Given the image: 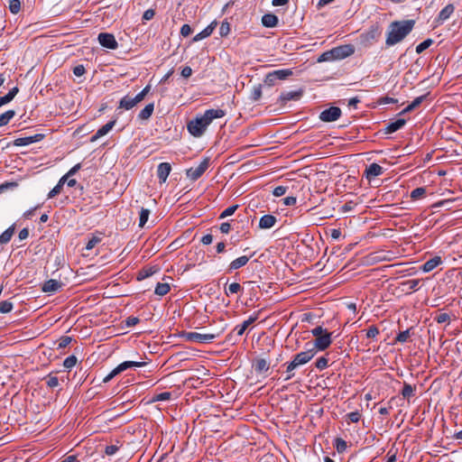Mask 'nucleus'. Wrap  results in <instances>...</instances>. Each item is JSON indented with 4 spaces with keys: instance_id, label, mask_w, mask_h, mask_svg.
Listing matches in <instances>:
<instances>
[{
    "instance_id": "45",
    "label": "nucleus",
    "mask_w": 462,
    "mask_h": 462,
    "mask_svg": "<svg viewBox=\"0 0 462 462\" xmlns=\"http://www.w3.org/2000/svg\"><path fill=\"white\" fill-rule=\"evenodd\" d=\"M411 337V333L409 329H406L404 331H401L397 337H395V340L400 343H405L408 341V339Z\"/></svg>"
},
{
    "instance_id": "9",
    "label": "nucleus",
    "mask_w": 462,
    "mask_h": 462,
    "mask_svg": "<svg viewBox=\"0 0 462 462\" xmlns=\"http://www.w3.org/2000/svg\"><path fill=\"white\" fill-rule=\"evenodd\" d=\"M98 42L101 46L110 49L116 50L118 43L112 33L101 32L98 34Z\"/></svg>"
},
{
    "instance_id": "61",
    "label": "nucleus",
    "mask_w": 462,
    "mask_h": 462,
    "mask_svg": "<svg viewBox=\"0 0 462 462\" xmlns=\"http://www.w3.org/2000/svg\"><path fill=\"white\" fill-rule=\"evenodd\" d=\"M139 321L140 319L137 317L130 316L125 319V326L130 328L138 324Z\"/></svg>"
},
{
    "instance_id": "19",
    "label": "nucleus",
    "mask_w": 462,
    "mask_h": 462,
    "mask_svg": "<svg viewBox=\"0 0 462 462\" xmlns=\"http://www.w3.org/2000/svg\"><path fill=\"white\" fill-rule=\"evenodd\" d=\"M145 365V362L125 361L116 367V373H122L129 368L143 367Z\"/></svg>"
},
{
    "instance_id": "56",
    "label": "nucleus",
    "mask_w": 462,
    "mask_h": 462,
    "mask_svg": "<svg viewBox=\"0 0 462 462\" xmlns=\"http://www.w3.org/2000/svg\"><path fill=\"white\" fill-rule=\"evenodd\" d=\"M346 418L350 422H358L361 418V414L359 411H352L346 414Z\"/></svg>"
},
{
    "instance_id": "63",
    "label": "nucleus",
    "mask_w": 462,
    "mask_h": 462,
    "mask_svg": "<svg viewBox=\"0 0 462 462\" xmlns=\"http://www.w3.org/2000/svg\"><path fill=\"white\" fill-rule=\"evenodd\" d=\"M62 187L57 184L48 194V199H52L61 192Z\"/></svg>"
},
{
    "instance_id": "27",
    "label": "nucleus",
    "mask_w": 462,
    "mask_h": 462,
    "mask_svg": "<svg viewBox=\"0 0 462 462\" xmlns=\"http://www.w3.org/2000/svg\"><path fill=\"white\" fill-rule=\"evenodd\" d=\"M415 392H416V386L415 385H411L408 383H403V387H402V390L401 392V394L402 396L403 399L405 400H410V398L413 397L415 395Z\"/></svg>"
},
{
    "instance_id": "16",
    "label": "nucleus",
    "mask_w": 462,
    "mask_h": 462,
    "mask_svg": "<svg viewBox=\"0 0 462 462\" xmlns=\"http://www.w3.org/2000/svg\"><path fill=\"white\" fill-rule=\"evenodd\" d=\"M116 122V120H112V121H109L108 123H106V125H104L103 126H101L96 132V134L91 136L90 141L96 142L100 137L108 134V132H110L112 130V128L115 126Z\"/></svg>"
},
{
    "instance_id": "10",
    "label": "nucleus",
    "mask_w": 462,
    "mask_h": 462,
    "mask_svg": "<svg viewBox=\"0 0 462 462\" xmlns=\"http://www.w3.org/2000/svg\"><path fill=\"white\" fill-rule=\"evenodd\" d=\"M44 137L42 134H36L34 135L20 137L14 140V144L15 146H26L33 143L40 142Z\"/></svg>"
},
{
    "instance_id": "20",
    "label": "nucleus",
    "mask_w": 462,
    "mask_h": 462,
    "mask_svg": "<svg viewBox=\"0 0 462 462\" xmlns=\"http://www.w3.org/2000/svg\"><path fill=\"white\" fill-rule=\"evenodd\" d=\"M217 26V22H212L209 25H208L203 31H201L200 32H199L198 34H196L193 39H192V42H199L205 38H208L209 37L214 29L216 28Z\"/></svg>"
},
{
    "instance_id": "31",
    "label": "nucleus",
    "mask_w": 462,
    "mask_h": 462,
    "mask_svg": "<svg viewBox=\"0 0 462 462\" xmlns=\"http://www.w3.org/2000/svg\"><path fill=\"white\" fill-rule=\"evenodd\" d=\"M15 116L14 110H7L0 115V127L6 125Z\"/></svg>"
},
{
    "instance_id": "40",
    "label": "nucleus",
    "mask_w": 462,
    "mask_h": 462,
    "mask_svg": "<svg viewBox=\"0 0 462 462\" xmlns=\"http://www.w3.org/2000/svg\"><path fill=\"white\" fill-rule=\"evenodd\" d=\"M171 397V393L163 392L161 393L154 394L152 398V402H164L170 400Z\"/></svg>"
},
{
    "instance_id": "49",
    "label": "nucleus",
    "mask_w": 462,
    "mask_h": 462,
    "mask_svg": "<svg viewBox=\"0 0 462 462\" xmlns=\"http://www.w3.org/2000/svg\"><path fill=\"white\" fill-rule=\"evenodd\" d=\"M122 447V444H114V445H108L105 448V453L107 455V456H112V455H115L118 450L119 448Z\"/></svg>"
},
{
    "instance_id": "4",
    "label": "nucleus",
    "mask_w": 462,
    "mask_h": 462,
    "mask_svg": "<svg viewBox=\"0 0 462 462\" xmlns=\"http://www.w3.org/2000/svg\"><path fill=\"white\" fill-rule=\"evenodd\" d=\"M209 166V159L205 158L197 167L189 168L186 171V175L192 180L199 179Z\"/></svg>"
},
{
    "instance_id": "24",
    "label": "nucleus",
    "mask_w": 462,
    "mask_h": 462,
    "mask_svg": "<svg viewBox=\"0 0 462 462\" xmlns=\"http://www.w3.org/2000/svg\"><path fill=\"white\" fill-rule=\"evenodd\" d=\"M428 94L417 97L411 104H409L401 113L400 115H404L406 113L411 112L412 110L419 107L421 103L426 99Z\"/></svg>"
},
{
    "instance_id": "57",
    "label": "nucleus",
    "mask_w": 462,
    "mask_h": 462,
    "mask_svg": "<svg viewBox=\"0 0 462 462\" xmlns=\"http://www.w3.org/2000/svg\"><path fill=\"white\" fill-rule=\"evenodd\" d=\"M288 190V187H285V186H278L276 188H274L273 191V195L274 197H281V196H283Z\"/></svg>"
},
{
    "instance_id": "33",
    "label": "nucleus",
    "mask_w": 462,
    "mask_h": 462,
    "mask_svg": "<svg viewBox=\"0 0 462 462\" xmlns=\"http://www.w3.org/2000/svg\"><path fill=\"white\" fill-rule=\"evenodd\" d=\"M102 240V237L99 235L92 234L91 237L88 239V243L86 244V250H91L93 249L97 244H99Z\"/></svg>"
},
{
    "instance_id": "46",
    "label": "nucleus",
    "mask_w": 462,
    "mask_h": 462,
    "mask_svg": "<svg viewBox=\"0 0 462 462\" xmlns=\"http://www.w3.org/2000/svg\"><path fill=\"white\" fill-rule=\"evenodd\" d=\"M13 310V303L8 300H4L0 302V312L1 313H9Z\"/></svg>"
},
{
    "instance_id": "8",
    "label": "nucleus",
    "mask_w": 462,
    "mask_h": 462,
    "mask_svg": "<svg viewBox=\"0 0 462 462\" xmlns=\"http://www.w3.org/2000/svg\"><path fill=\"white\" fill-rule=\"evenodd\" d=\"M341 114L342 112L339 107L330 106L319 114V119L326 123L335 122L341 116Z\"/></svg>"
},
{
    "instance_id": "12",
    "label": "nucleus",
    "mask_w": 462,
    "mask_h": 462,
    "mask_svg": "<svg viewBox=\"0 0 462 462\" xmlns=\"http://www.w3.org/2000/svg\"><path fill=\"white\" fill-rule=\"evenodd\" d=\"M455 6L452 4L447 5L439 13L438 17L435 19L437 24H442L447 21L450 15L454 13Z\"/></svg>"
},
{
    "instance_id": "21",
    "label": "nucleus",
    "mask_w": 462,
    "mask_h": 462,
    "mask_svg": "<svg viewBox=\"0 0 462 462\" xmlns=\"http://www.w3.org/2000/svg\"><path fill=\"white\" fill-rule=\"evenodd\" d=\"M277 222V219L273 215H264L259 220V227L261 229H269L273 227Z\"/></svg>"
},
{
    "instance_id": "51",
    "label": "nucleus",
    "mask_w": 462,
    "mask_h": 462,
    "mask_svg": "<svg viewBox=\"0 0 462 462\" xmlns=\"http://www.w3.org/2000/svg\"><path fill=\"white\" fill-rule=\"evenodd\" d=\"M71 342V337L68 336L61 337L58 341V348H65L67 347Z\"/></svg>"
},
{
    "instance_id": "48",
    "label": "nucleus",
    "mask_w": 462,
    "mask_h": 462,
    "mask_svg": "<svg viewBox=\"0 0 462 462\" xmlns=\"http://www.w3.org/2000/svg\"><path fill=\"white\" fill-rule=\"evenodd\" d=\"M297 367L298 366L296 365V364L293 363L292 361L287 364V367H286L287 376L285 378L286 381L291 379L294 376L293 370H295Z\"/></svg>"
},
{
    "instance_id": "18",
    "label": "nucleus",
    "mask_w": 462,
    "mask_h": 462,
    "mask_svg": "<svg viewBox=\"0 0 462 462\" xmlns=\"http://www.w3.org/2000/svg\"><path fill=\"white\" fill-rule=\"evenodd\" d=\"M383 169L379 164L374 162L371 163L365 170V176L368 180H372L381 174H383Z\"/></svg>"
},
{
    "instance_id": "54",
    "label": "nucleus",
    "mask_w": 462,
    "mask_h": 462,
    "mask_svg": "<svg viewBox=\"0 0 462 462\" xmlns=\"http://www.w3.org/2000/svg\"><path fill=\"white\" fill-rule=\"evenodd\" d=\"M277 81V79L275 77V75H273V72H269L266 76H265V79H264V83L270 87L275 85Z\"/></svg>"
},
{
    "instance_id": "32",
    "label": "nucleus",
    "mask_w": 462,
    "mask_h": 462,
    "mask_svg": "<svg viewBox=\"0 0 462 462\" xmlns=\"http://www.w3.org/2000/svg\"><path fill=\"white\" fill-rule=\"evenodd\" d=\"M243 287L238 282H233L228 285V287L225 288V293L226 296H229L231 294H236L238 292L243 291Z\"/></svg>"
},
{
    "instance_id": "25",
    "label": "nucleus",
    "mask_w": 462,
    "mask_h": 462,
    "mask_svg": "<svg viewBox=\"0 0 462 462\" xmlns=\"http://www.w3.org/2000/svg\"><path fill=\"white\" fill-rule=\"evenodd\" d=\"M258 319V314H254L251 317H249L248 319L245 320L241 325H238L235 328V330L236 331L237 336H242L246 328L253 324L256 319Z\"/></svg>"
},
{
    "instance_id": "59",
    "label": "nucleus",
    "mask_w": 462,
    "mask_h": 462,
    "mask_svg": "<svg viewBox=\"0 0 462 462\" xmlns=\"http://www.w3.org/2000/svg\"><path fill=\"white\" fill-rule=\"evenodd\" d=\"M335 60V58L330 53V51H328L326 52H323L319 56V58L318 59V61L319 62H322V61H329V60Z\"/></svg>"
},
{
    "instance_id": "39",
    "label": "nucleus",
    "mask_w": 462,
    "mask_h": 462,
    "mask_svg": "<svg viewBox=\"0 0 462 462\" xmlns=\"http://www.w3.org/2000/svg\"><path fill=\"white\" fill-rule=\"evenodd\" d=\"M426 194V189L423 187H419L414 189L411 192V199L413 200L421 199Z\"/></svg>"
},
{
    "instance_id": "64",
    "label": "nucleus",
    "mask_w": 462,
    "mask_h": 462,
    "mask_svg": "<svg viewBox=\"0 0 462 462\" xmlns=\"http://www.w3.org/2000/svg\"><path fill=\"white\" fill-rule=\"evenodd\" d=\"M192 32V29L191 27L189 25V24H183L180 28V34L183 36V37H187L189 36V34H191Z\"/></svg>"
},
{
    "instance_id": "36",
    "label": "nucleus",
    "mask_w": 462,
    "mask_h": 462,
    "mask_svg": "<svg viewBox=\"0 0 462 462\" xmlns=\"http://www.w3.org/2000/svg\"><path fill=\"white\" fill-rule=\"evenodd\" d=\"M170 285L168 283L158 282L154 293L159 296H164L170 291Z\"/></svg>"
},
{
    "instance_id": "30",
    "label": "nucleus",
    "mask_w": 462,
    "mask_h": 462,
    "mask_svg": "<svg viewBox=\"0 0 462 462\" xmlns=\"http://www.w3.org/2000/svg\"><path fill=\"white\" fill-rule=\"evenodd\" d=\"M153 110H154L153 103H150V104L146 105L144 106V108H143L140 111V113L138 115L139 119H141V120H147V119H149L151 117V116L152 115Z\"/></svg>"
},
{
    "instance_id": "43",
    "label": "nucleus",
    "mask_w": 462,
    "mask_h": 462,
    "mask_svg": "<svg viewBox=\"0 0 462 462\" xmlns=\"http://www.w3.org/2000/svg\"><path fill=\"white\" fill-rule=\"evenodd\" d=\"M315 366L319 370H324L328 366V359L326 356H320L316 360Z\"/></svg>"
},
{
    "instance_id": "34",
    "label": "nucleus",
    "mask_w": 462,
    "mask_h": 462,
    "mask_svg": "<svg viewBox=\"0 0 462 462\" xmlns=\"http://www.w3.org/2000/svg\"><path fill=\"white\" fill-rule=\"evenodd\" d=\"M151 211L147 208H142L139 216V227H143L148 221Z\"/></svg>"
},
{
    "instance_id": "53",
    "label": "nucleus",
    "mask_w": 462,
    "mask_h": 462,
    "mask_svg": "<svg viewBox=\"0 0 462 462\" xmlns=\"http://www.w3.org/2000/svg\"><path fill=\"white\" fill-rule=\"evenodd\" d=\"M434 319L439 323V324H442V323H446V322H449L450 320V316L449 314L448 313H439L438 314Z\"/></svg>"
},
{
    "instance_id": "47",
    "label": "nucleus",
    "mask_w": 462,
    "mask_h": 462,
    "mask_svg": "<svg viewBox=\"0 0 462 462\" xmlns=\"http://www.w3.org/2000/svg\"><path fill=\"white\" fill-rule=\"evenodd\" d=\"M76 364H77V357L75 356H68L63 362V365L67 369H71L72 367H74L76 365Z\"/></svg>"
},
{
    "instance_id": "41",
    "label": "nucleus",
    "mask_w": 462,
    "mask_h": 462,
    "mask_svg": "<svg viewBox=\"0 0 462 462\" xmlns=\"http://www.w3.org/2000/svg\"><path fill=\"white\" fill-rule=\"evenodd\" d=\"M433 43V40L431 39H427L425 41H423L422 42H420V44L417 45L416 47V52L418 54L423 52L425 50H427L429 47H430Z\"/></svg>"
},
{
    "instance_id": "44",
    "label": "nucleus",
    "mask_w": 462,
    "mask_h": 462,
    "mask_svg": "<svg viewBox=\"0 0 462 462\" xmlns=\"http://www.w3.org/2000/svg\"><path fill=\"white\" fill-rule=\"evenodd\" d=\"M9 10L12 14H16L21 10V2L20 0H10L9 2Z\"/></svg>"
},
{
    "instance_id": "2",
    "label": "nucleus",
    "mask_w": 462,
    "mask_h": 462,
    "mask_svg": "<svg viewBox=\"0 0 462 462\" xmlns=\"http://www.w3.org/2000/svg\"><path fill=\"white\" fill-rule=\"evenodd\" d=\"M414 20L395 21L391 23L385 40L386 46L401 42L413 29Z\"/></svg>"
},
{
    "instance_id": "52",
    "label": "nucleus",
    "mask_w": 462,
    "mask_h": 462,
    "mask_svg": "<svg viewBox=\"0 0 462 462\" xmlns=\"http://www.w3.org/2000/svg\"><path fill=\"white\" fill-rule=\"evenodd\" d=\"M380 331L376 326H370L366 330V337L368 338H375Z\"/></svg>"
},
{
    "instance_id": "37",
    "label": "nucleus",
    "mask_w": 462,
    "mask_h": 462,
    "mask_svg": "<svg viewBox=\"0 0 462 462\" xmlns=\"http://www.w3.org/2000/svg\"><path fill=\"white\" fill-rule=\"evenodd\" d=\"M273 75H275L277 80L286 79L288 77L292 75V71L289 69L273 70Z\"/></svg>"
},
{
    "instance_id": "7",
    "label": "nucleus",
    "mask_w": 462,
    "mask_h": 462,
    "mask_svg": "<svg viewBox=\"0 0 462 462\" xmlns=\"http://www.w3.org/2000/svg\"><path fill=\"white\" fill-rule=\"evenodd\" d=\"M316 355V350L314 348H310V346H306V350L298 353L294 356L292 362L296 364L299 367L300 365H303L310 361Z\"/></svg>"
},
{
    "instance_id": "14",
    "label": "nucleus",
    "mask_w": 462,
    "mask_h": 462,
    "mask_svg": "<svg viewBox=\"0 0 462 462\" xmlns=\"http://www.w3.org/2000/svg\"><path fill=\"white\" fill-rule=\"evenodd\" d=\"M254 254V253H253L250 256H247V255H242L235 260H233L229 265H228V269H227V272L228 273H231L235 270H237L241 267H244L245 265L247 264V263L249 262L250 258Z\"/></svg>"
},
{
    "instance_id": "35",
    "label": "nucleus",
    "mask_w": 462,
    "mask_h": 462,
    "mask_svg": "<svg viewBox=\"0 0 462 462\" xmlns=\"http://www.w3.org/2000/svg\"><path fill=\"white\" fill-rule=\"evenodd\" d=\"M334 448H336V450L338 453H340V454L344 453L347 448L346 441H345L341 438H337V439H335V441H334Z\"/></svg>"
},
{
    "instance_id": "15",
    "label": "nucleus",
    "mask_w": 462,
    "mask_h": 462,
    "mask_svg": "<svg viewBox=\"0 0 462 462\" xmlns=\"http://www.w3.org/2000/svg\"><path fill=\"white\" fill-rule=\"evenodd\" d=\"M63 283L58 280L55 279H50L46 281L42 287V291L44 292H56L58 291L61 287Z\"/></svg>"
},
{
    "instance_id": "17",
    "label": "nucleus",
    "mask_w": 462,
    "mask_h": 462,
    "mask_svg": "<svg viewBox=\"0 0 462 462\" xmlns=\"http://www.w3.org/2000/svg\"><path fill=\"white\" fill-rule=\"evenodd\" d=\"M303 95V91L301 89L300 90H294V91H284L280 96V100L286 104L288 101L291 100H299Z\"/></svg>"
},
{
    "instance_id": "26",
    "label": "nucleus",
    "mask_w": 462,
    "mask_h": 462,
    "mask_svg": "<svg viewBox=\"0 0 462 462\" xmlns=\"http://www.w3.org/2000/svg\"><path fill=\"white\" fill-rule=\"evenodd\" d=\"M279 19L273 14H265L262 17V23L267 28H273L278 24Z\"/></svg>"
},
{
    "instance_id": "22",
    "label": "nucleus",
    "mask_w": 462,
    "mask_h": 462,
    "mask_svg": "<svg viewBox=\"0 0 462 462\" xmlns=\"http://www.w3.org/2000/svg\"><path fill=\"white\" fill-rule=\"evenodd\" d=\"M405 124H406L405 119L399 118V119L395 120L394 122L389 123L384 129V133L385 134H393V133L400 130L401 128H402L405 125Z\"/></svg>"
},
{
    "instance_id": "3",
    "label": "nucleus",
    "mask_w": 462,
    "mask_h": 462,
    "mask_svg": "<svg viewBox=\"0 0 462 462\" xmlns=\"http://www.w3.org/2000/svg\"><path fill=\"white\" fill-rule=\"evenodd\" d=\"M332 333L325 332V334L315 337L314 342H308L306 346H310V348H314L317 351H324L326 350L332 343L331 338Z\"/></svg>"
},
{
    "instance_id": "13",
    "label": "nucleus",
    "mask_w": 462,
    "mask_h": 462,
    "mask_svg": "<svg viewBox=\"0 0 462 462\" xmlns=\"http://www.w3.org/2000/svg\"><path fill=\"white\" fill-rule=\"evenodd\" d=\"M171 171V166L169 162H162L158 165L157 177L160 180V183H163L166 181Z\"/></svg>"
},
{
    "instance_id": "23",
    "label": "nucleus",
    "mask_w": 462,
    "mask_h": 462,
    "mask_svg": "<svg viewBox=\"0 0 462 462\" xmlns=\"http://www.w3.org/2000/svg\"><path fill=\"white\" fill-rule=\"evenodd\" d=\"M441 263H442L441 257L440 256H435V257L430 258L428 261H426L423 263L421 269H422L423 272L429 273V272L434 270Z\"/></svg>"
},
{
    "instance_id": "50",
    "label": "nucleus",
    "mask_w": 462,
    "mask_h": 462,
    "mask_svg": "<svg viewBox=\"0 0 462 462\" xmlns=\"http://www.w3.org/2000/svg\"><path fill=\"white\" fill-rule=\"evenodd\" d=\"M238 206L237 205H234V206H230L228 208H226L219 216V218H225V217H227L229 216H232L236 210L237 209Z\"/></svg>"
},
{
    "instance_id": "38",
    "label": "nucleus",
    "mask_w": 462,
    "mask_h": 462,
    "mask_svg": "<svg viewBox=\"0 0 462 462\" xmlns=\"http://www.w3.org/2000/svg\"><path fill=\"white\" fill-rule=\"evenodd\" d=\"M262 97V86H254L251 91L250 99L252 101H258Z\"/></svg>"
},
{
    "instance_id": "55",
    "label": "nucleus",
    "mask_w": 462,
    "mask_h": 462,
    "mask_svg": "<svg viewBox=\"0 0 462 462\" xmlns=\"http://www.w3.org/2000/svg\"><path fill=\"white\" fill-rule=\"evenodd\" d=\"M230 32V24L227 22H223L219 28V34L226 36Z\"/></svg>"
},
{
    "instance_id": "42",
    "label": "nucleus",
    "mask_w": 462,
    "mask_h": 462,
    "mask_svg": "<svg viewBox=\"0 0 462 462\" xmlns=\"http://www.w3.org/2000/svg\"><path fill=\"white\" fill-rule=\"evenodd\" d=\"M44 380L46 382L47 386L50 387V388H54V387L59 385V379H58V377L54 376V375H51V374H48L44 378Z\"/></svg>"
},
{
    "instance_id": "5",
    "label": "nucleus",
    "mask_w": 462,
    "mask_h": 462,
    "mask_svg": "<svg viewBox=\"0 0 462 462\" xmlns=\"http://www.w3.org/2000/svg\"><path fill=\"white\" fill-rule=\"evenodd\" d=\"M184 337L187 341L189 342L210 343L217 337V335L201 334L198 332H187L185 333Z\"/></svg>"
},
{
    "instance_id": "62",
    "label": "nucleus",
    "mask_w": 462,
    "mask_h": 462,
    "mask_svg": "<svg viewBox=\"0 0 462 462\" xmlns=\"http://www.w3.org/2000/svg\"><path fill=\"white\" fill-rule=\"evenodd\" d=\"M396 456H397V450L396 449H393V448H391L388 452H387V460L386 462H396Z\"/></svg>"
},
{
    "instance_id": "1",
    "label": "nucleus",
    "mask_w": 462,
    "mask_h": 462,
    "mask_svg": "<svg viewBox=\"0 0 462 462\" xmlns=\"http://www.w3.org/2000/svg\"><path fill=\"white\" fill-rule=\"evenodd\" d=\"M225 116L226 112L223 109H208L203 115L197 116L196 118L190 120L187 125V129L192 136L200 137L214 119L222 118Z\"/></svg>"
},
{
    "instance_id": "29",
    "label": "nucleus",
    "mask_w": 462,
    "mask_h": 462,
    "mask_svg": "<svg viewBox=\"0 0 462 462\" xmlns=\"http://www.w3.org/2000/svg\"><path fill=\"white\" fill-rule=\"evenodd\" d=\"M14 230H15V226L14 225H12L10 227H8L5 231H4L1 235H0V244L1 245H5L7 244L12 236H14Z\"/></svg>"
},
{
    "instance_id": "28",
    "label": "nucleus",
    "mask_w": 462,
    "mask_h": 462,
    "mask_svg": "<svg viewBox=\"0 0 462 462\" xmlns=\"http://www.w3.org/2000/svg\"><path fill=\"white\" fill-rule=\"evenodd\" d=\"M136 105L137 104L134 101V97L127 95L121 98V100L119 102V108H124L125 110H129Z\"/></svg>"
},
{
    "instance_id": "60",
    "label": "nucleus",
    "mask_w": 462,
    "mask_h": 462,
    "mask_svg": "<svg viewBox=\"0 0 462 462\" xmlns=\"http://www.w3.org/2000/svg\"><path fill=\"white\" fill-rule=\"evenodd\" d=\"M85 72H86L85 67L81 64L77 65L73 68V73L77 77L83 76L85 74Z\"/></svg>"
},
{
    "instance_id": "58",
    "label": "nucleus",
    "mask_w": 462,
    "mask_h": 462,
    "mask_svg": "<svg viewBox=\"0 0 462 462\" xmlns=\"http://www.w3.org/2000/svg\"><path fill=\"white\" fill-rule=\"evenodd\" d=\"M420 281L419 279H413L407 281L404 284L408 286L410 290L416 291Z\"/></svg>"
},
{
    "instance_id": "6",
    "label": "nucleus",
    "mask_w": 462,
    "mask_h": 462,
    "mask_svg": "<svg viewBox=\"0 0 462 462\" xmlns=\"http://www.w3.org/2000/svg\"><path fill=\"white\" fill-rule=\"evenodd\" d=\"M355 47L351 44L341 45L330 50L335 60H343L354 54Z\"/></svg>"
},
{
    "instance_id": "11",
    "label": "nucleus",
    "mask_w": 462,
    "mask_h": 462,
    "mask_svg": "<svg viewBox=\"0 0 462 462\" xmlns=\"http://www.w3.org/2000/svg\"><path fill=\"white\" fill-rule=\"evenodd\" d=\"M256 374H262L270 369V363L265 358L257 357L252 364Z\"/></svg>"
}]
</instances>
